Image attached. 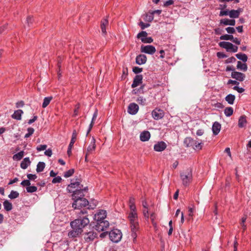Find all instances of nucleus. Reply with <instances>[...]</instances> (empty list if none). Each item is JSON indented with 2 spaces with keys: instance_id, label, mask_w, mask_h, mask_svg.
<instances>
[{
  "instance_id": "nucleus-1",
  "label": "nucleus",
  "mask_w": 251,
  "mask_h": 251,
  "mask_svg": "<svg viewBox=\"0 0 251 251\" xmlns=\"http://www.w3.org/2000/svg\"><path fill=\"white\" fill-rule=\"evenodd\" d=\"M77 219L71 223L72 230L69 231L68 234L70 238L78 236L83 231V228L90 223L87 211L86 209L80 210L77 213Z\"/></svg>"
},
{
  "instance_id": "nucleus-2",
  "label": "nucleus",
  "mask_w": 251,
  "mask_h": 251,
  "mask_svg": "<svg viewBox=\"0 0 251 251\" xmlns=\"http://www.w3.org/2000/svg\"><path fill=\"white\" fill-rule=\"evenodd\" d=\"M128 219L130 222L131 236L134 241L137 236V232L139 229L138 219L137 212H129Z\"/></svg>"
},
{
  "instance_id": "nucleus-3",
  "label": "nucleus",
  "mask_w": 251,
  "mask_h": 251,
  "mask_svg": "<svg viewBox=\"0 0 251 251\" xmlns=\"http://www.w3.org/2000/svg\"><path fill=\"white\" fill-rule=\"evenodd\" d=\"M77 193L72 195V199L74 201L72 204V207L75 209H80L88 205L89 202L86 199H79Z\"/></svg>"
},
{
  "instance_id": "nucleus-4",
  "label": "nucleus",
  "mask_w": 251,
  "mask_h": 251,
  "mask_svg": "<svg viewBox=\"0 0 251 251\" xmlns=\"http://www.w3.org/2000/svg\"><path fill=\"white\" fill-rule=\"evenodd\" d=\"M184 144L187 147H192L195 150H201L202 149L203 143L198 142L191 137H187L184 141Z\"/></svg>"
},
{
  "instance_id": "nucleus-5",
  "label": "nucleus",
  "mask_w": 251,
  "mask_h": 251,
  "mask_svg": "<svg viewBox=\"0 0 251 251\" xmlns=\"http://www.w3.org/2000/svg\"><path fill=\"white\" fill-rule=\"evenodd\" d=\"M180 176L184 186H188L192 180V174L191 169H187L185 171L181 172Z\"/></svg>"
},
{
  "instance_id": "nucleus-6",
  "label": "nucleus",
  "mask_w": 251,
  "mask_h": 251,
  "mask_svg": "<svg viewBox=\"0 0 251 251\" xmlns=\"http://www.w3.org/2000/svg\"><path fill=\"white\" fill-rule=\"evenodd\" d=\"M109 236L110 239L112 242L118 243L121 240L122 237V234L120 230L118 229H115L111 230L109 233Z\"/></svg>"
},
{
  "instance_id": "nucleus-7",
  "label": "nucleus",
  "mask_w": 251,
  "mask_h": 251,
  "mask_svg": "<svg viewBox=\"0 0 251 251\" xmlns=\"http://www.w3.org/2000/svg\"><path fill=\"white\" fill-rule=\"evenodd\" d=\"M219 46L226 50L227 51H232L236 52L238 50V47L233 45L232 43L228 42H221L219 43Z\"/></svg>"
},
{
  "instance_id": "nucleus-8",
  "label": "nucleus",
  "mask_w": 251,
  "mask_h": 251,
  "mask_svg": "<svg viewBox=\"0 0 251 251\" xmlns=\"http://www.w3.org/2000/svg\"><path fill=\"white\" fill-rule=\"evenodd\" d=\"M109 226V222L106 220L97 221V224L95 225V229L99 232L104 231Z\"/></svg>"
},
{
  "instance_id": "nucleus-9",
  "label": "nucleus",
  "mask_w": 251,
  "mask_h": 251,
  "mask_svg": "<svg viewBox=\"0 0 251 251\" xmlns=\"http://www.w3.org/2000/svg\"><path fill=\"white\" fill-rule=\"evenodd\" d=\"M140 50L142 52L149 54H153L156 51L155 47L151 45H142Z\"/></svg>"
},
{
  "instance_id": "nucleus-10",
  "label": "nucleus",
  "mask_w": 251,
  "mask_h": 251,
  "mask_svg": "<svg viewBox=\"0 0 251 251\" xmlns=\"http://www.w3.org/2000/svg\"><path fill=\"white\" fill-rule=\"evenodd\" d=\"M97 237V233L94 231L86 232L84 234V239L86 242L93 241Z\"/></svg>"
},
{
  "instance_id": "nucleus-11",
  "label": "nucleus",
  "mask_w": 251,
  "mask_h": 251,
  "mask_svg": "<svg viewBox=\"0 0 251 251\" xmlns=\"http://www.w3.org/2000/svg\"><path fill=\"white\" fill-rule=\"evenodd\" d=\"M152 116L154 119L158 120L162 119L164 115L163 110L156 108L152 111Z\"/></svg>"
},
{
  "instance_id": "nucleus-12",
  "label": "nucleus",
  "mask_w": 251,
  "mask_h": 251,
  "mask_svg": "<svg viewBox=\"0 0 251 251\" xmlns=\"http://www.w3.org/2000/svg\"><path fill=\"white\" fill-rule=\"evenodd\" d=\"M231 76L232 78L239 81H243L246 77L245 75L236 71L232 72Z\"/></svg>"
},
{
  "instance_id": "nucleus-13",
  "label": "nucleus",
  "mask_w": 251,
  "mask_h": 251,
  "mask_svg": "<svg viewBox=\"0 0 251 251\" xmlns=\"http://www.w3.org/2000/svg\"><path fill=\"white\" fill-rule=\"evenodd\" d=\"M106 216V212L104 210H100L94 215V220L96 221L104 220Z\"/></svg>"
},
{
  "instance_id": "nucleus-14",
  "label": "nucleus",
  "mask_w": 251,
  "mask_h": 251,
  "mask_svg": "<svg viewBox=\"0 0 251 251\" xmlns=\"http://www.w3.org/2000/svg\"><path fill=\"white\" fill-rule=\"evenodd\" d=\"M82 185H80L79 181H77L75 182H72L70 184H69L67 188V190L69 192L72 193L74 192L75 190H73V188H76V189L78 188H80L81 187H82Z\"/></svg>"
},
{
  "instance_id": "nucleus-15",
  "label": "nucleus",
  "mask_w": 251,
  "mask_h": 251,
  "mask_svg": "<svg viewBox=\"0 0 251 251\" xmlns=\"http://www.w3.org/2000/svg\"><path fill=\"white\" fill-rule=\"evenodd\" d=\"M139 109L138 105L135 103H130L128 107V112L132 115L136 114Z\"/></svg>"
},
{
  "instance_id": "nucleus-16",
  "label": "nucleus",
  "mask_w": 251,
  "mask_h": 251,
  "mask_svg": "<svg viewBox=\"0 0 251 251\" xmlns=\"http://www.w3.org/2000/svg\"><path fill=\"white\" fill-rule=\"evenodd\" d=\"M166 143L163 141L158 142L154 145V150L156 151H162L166 148Z\"/></svg>"
},
{
  "instance_id": "nucleus-17",
  "label": "nucleus",
  "mask_w": 251,
  "mask_h": 251,
  "mask_svg": "<svg viewBox=\"0 0 251 251\" xmlns=\"http://www.w3.org/2000/svg\"><path fill=\"white\" fill-rule=\"evenodd\" d=\"M142 75H136L134 78L133 83L131 85L132 88H135L141 84L142 82Z\"/></svg>"
},
{
  "instance_id": "nucleus-18",
  "label": "nucleus",
  "mask_w": 251,
  "mask_h": 251,
  "mask_svg": "<svg viewBox=\"0 0 251 251\" xmlns=\"http://www.w3.org/2000/svg\"><path fill=\"white\" fill-rule=\"evenodd\" d=\"M147 57L144 54H139L136 57V63L138 65H142L147 62Z\"/></svg>"
},
{
  "instance_id": "nucleus-19",
  "label": "nucleus",
  "mask_w": 251,
  "mask_h": 251,
  "mask_svg": "<svg viewBox=\"0 0 251 251\" xmlns=\"http://www.w3.org/2000/svg\"><path fill=\"white\" fill-rule=\"evenodd\" d=\"M87 188L85 187L84 188L82 189V187L80 188H78L77 189H76L75 191L73 192V194L74 195L75 193H77L78 195H77L78 196L79 199H84L83 197L84 196V192H86L87 191Z\"/></svg>"
},
{
  "instance_id": "nucleus-20",
  "label": "nucleus",
  "mask_w": 251,
  "mask_h": 251,
  "mask_svg": "<svg viewBox=\"0 0 251 251\" xmlns=\"http://www.w3.org/2000/svg\"><path fill=\"white\" fill-rule=\"evenodd\" d=\"M108 25V21L107 18H105L101 20L100 24V28L102 33L103 35H105L107 33L106 27Z\"/></svg>"
},
{
  "instance_id": "nucleus-21",
  "label": "nucleus",
  "mask_w": 251,
  "mask_h": 251,
  "mask_svg": "<svg viewBox=\"0 0 251 251\" xmlns=\"http://www.w3.org/2000/svg\"><path fill=\"white\" fill-rule=\"evenodd\" d=\"M242 11L241 8H239L237 10H231L229 11V16L231 18H237Z\"/></svg>"
},
{
  "instance_id": "nucleus-22",
  "label": "nucleus",
  "mask_w": 251,
  "mask_h": 251,
  "mask_svg": "<svg viewBox=\"0 0 251 251\" xmlns=\"http://www.w3.org/2000/svg\"><path fill=\"white\" fill-rule=\"evenodd\" d=\"M151 137L150 132L148 131H144L142 132L140 135V139L143 142L148 141Z\"/></svg>"
},
{
  "instance_id": "nucleus-23",
  "label": "nucleus",
  "mask_w": 251,
  "mask_h": 251,
  "mask_svg": "<svg viewBox=\"0 0 251 251\" xmlns=\"http://www.w3.org/2000/svg\"><path fill=\"white\" fill-rule=\"evenodd\" d=\"M221 128V124L218 123V122H215L214 123L212 126V131L214 135H217Z\"/></svg>"
},
{
  "instance_id": "nucleus-24",
  "label": "nucleus",
  "mask_w": 251,
  "mask_h": 251,
  "mask_svg": "<svg viewBox=\"0 0 251 251\" xmlns=\"http://www.w3.org/2000/svg\"><path fill=\"white\" fill-rule=\"evenodd\" d=\"M247 123L246 116L245 115L240 116L238 120V126L240 128L244 127L246 126Z\"/></svg>"
},
{
  "instance_id": "nucleus-25",
  "label": "nucleus",
  "mask_w": 251,
  "mask_h": 251,
  "mask_svg": "<svg viewBox=\"0 0 251 251\" xmlns=\"http://www.w3.org/2000/svg\"><path fill=\"white\" fill-rule=\"evenodd\" d=\"M134 201V198L130 197L129 200V206L130 208V212H137L136 207L135 205Z\"/></svg>"
},
{
  "instance_id": "nucleus-26",
  "label": "nucleus",
  "mask_w": 251,
  "mask_h": 251,
  "mask_svg": "<svg viewBox=\"0 0 251 251\" xmlns=\"http://www.w3.org/2000/svg\"><path fill=\"white\" fill-rule=\"evenodd\" d=\"M220 24L224 25H235V21L234 20H229L228 19H222L220 21Z\"/></svg>"
},
{
  "instance_id": "nucleus-27",
  "label": "nucleus",
  "mask_w": 251,
  "mask_h": 251,
  "mask_svg": "<svg viewBox=\"0 0 251 251\" xmlns=\"http://www.w3.org/2000/svg\"><path fill=\"white\" fill-rule=\"evenodd\" d=\"M30 163L29 157H25L21 163V167L23 169H25L30 164Z\"/></svg>"
},
{
  "instance_id": "nucleus-28",
  "label": "nucleus",
  "mask_w": 251,
  "mask_h": 251,
  "mask_svg": "<svg viewBox=\"0 0 251 251\" xmlns=\"http://www.w3.org/2000/svg\"><path fill=\"white\" fill-rule=\"evenodd\" d=\"M237 69L240 71L246 72L248 69L247 65L245 62L243 63L241 61H238L237 64Z\"/></svg>"
},
{
  "instance_id": "nucleus-29",
  "label": "nucleus",
  "mask_w": 251,
  "mask_h": 251,
  "mask_svg": "<svg viewBox=\"0 0 251 251\" xmlns=\"http://www.w3.org/2000/svg\"><path fill=\"white\" fill-rule=\"evenodd\" d=\"M23 113V111L22 110L19 109L16 110L14 114L12 115V118L17 120H20L21 119V116Z\"/></svg>"
},
{
  "instance_id": "nucleus-30",
  "label": "nucleus",
  "mask_w": 251,
  "mask_h": 251,
  "mask_svg": "<svg viewBox=\"0 0 251 251\" xmlns=\"http://www.w3.org/2000/svg\"><path fill=\"white\" fill-rule=\"evenodd\" d=\"M235 99V97L232 94H228L225 98L226 100L230 104H233Z\"/></svg>"
},
{
  "instance_id": "nucleus-31",
  "label": "nucleus",
  "mask_w": 251,
  "mask_h": 251,
  "mask_svg": "<svg viewBox=\"0 0 251 251\" xmlns=\"http://www.w3.org/2000/svg\"><path fill=\"white\" fill-rule=\"evenodd\" d=\"M96 140L94 137L92 138V141L91 143V144L88 146L87 148V152L88 153H90L92 151L95 150L96 148V144H95Z\"/></svg>"
},
{
  "instance_id": "nucleus-32",
  "label": "nucleus",
  "mask_w": 251,
  "mask_h": 251,
  "mask_svg": "<svg viewBox=\"0 0 251 251\" xmlns=\"http://www.w3.org/2000/svg\"><path fill=\"white\" fill-rule=\"evenodd\" d=\"M3 206L5 210L7 211H9L12 209V203L7 200H5L3 202Z\"/></svg>"
},
{
  "instance_id": "nucleus-33",
  "label": "nucleus",
  "mask_w": 251,
  "mask_h": 251,
  "mask_svg": "<svg viewBox=\"0 0 251 251\" xmlns=\"http://www.w3.org/2000/svg\"><path fill=\"white\" fill-rule=\"evenodd\" d=\"M235 56L238 59L242 60L244 62H246L248 60L247 55L244 53H237Z\"/></svg>"
},
{
  "instance_id": "nucleus-34",
  "label": "nucleus",
  "mask_w": 251,
  "mask_h": 251,
  "mask_svg": "<svg viewBox=\"0 0 251 251\" xmlns=\"http://www.w3.org/2000/svg\"><path fill=\"white\" fill-rule=\"evenodd\" d=\"M45 167V163L43 162H39L37 165V168H36V171L38 173H40L42 172Z\"/></svg>"
},
{
  "instance_id": "nucleus-35",
  "label": "nucleus",
  "mask_w": 251,
  "mask_h": 251,
  "mask_svg": "<svg viewBox=\"0 0 251 251\" xmlns=\"http://www.w3.org/2000/svg\"><path fill=\"white\" fill-rule=\"evenodd\" d=\"M24 154V151H21L17 154H14L13 156V159L14 160H20L23 158Z\"/></svg>"
},
{
  "instance_id": "nucleus-36",
  "label": "nucleus",
  "mask_w": 251,
  "mask_h": 251,
  "mask_svg": "<svg viewBox=\"0 0 251 251\" xmlns=\"http://www.w3.org/2000/svg\"><path fill=\"white\" fill-rule=\"evenodd\" d=\"M52 100V97H46L44 99V101L42 104V107L43 108L46 107L50 103V101Z\"/></svg>"
},
{
  "instance_id": "nucleus-37",
  "label": "nucleus",
  "mask_w": 251,
  "mask_h": 251,
  "mask_svg": "<svg viewBox=\"0 0 251 251\" xmlns=\"http://www.w3.org/2000/svg\"><path fill=\"white\" fill-rule=\"evenodd\" d=\"M224 113L226 116L229 117L232 115L233 113V109L231 107H226L224 110Z\"/></svg>"
},
{
  "instance_id": "nucleus-38",
  "label": "nucleus",
  "mask_w": 251,
  "mask_h": 251,
  "mask_svg": "<svg viewBox=\"0 0 251 251\" xmlns=\"http://www.w3.org/2000/svg\"><path fill=\"white\" fill-rule=\"evenodd\" d=\"M76 136H77L76 131L75 130H74L73 131L72 136V139H71V142L69 144V145L70 146V147H73L74 144L75 142Z\"/></svg>"
},
{
  "instance_id": "nucleus-39",
  "label": "nucleus",
  "mask_w": 251,
  "mask_h": 251,
  "mask_svg": "<svg viewBox=\"0 0 251 251\" xmlns=\"http://www.w3.org/2000/svg\"><path fill=\"white\" fill-rule=\"evenodd\" d=\"M153 20V15L151 13V12H149L148 14H146L145 20L146 21L151 22Z\"/></svg>"
},
{
  "instance_id": "nucleus-40",
  "label": "nucleus",
  "mask_w": 251,
  "mask_h": 251,
  "mask_svg": "<svg viewBox=\"0 0 251 251\" xmlns=\"http://www.w3.org/2000/svg\"><path fill=\"white\" fill-rule=\"evenodd\" d=\"M19 196V194L18 192L12 190L8 195V197L11 199H14L18 198Z\"/></svg>"
},
{
  "instance_id": "nucleus-41",
  "label": "nucleus",
  "mask_w": 251,
  "mask_h": 251,
  "mask_svg": "<svg viewBox=\"0 0 251 251\" xmlns=\"http://www.w3.org/2000/svg\"><path fill=\"white\" fill-rule=\"evenodd\" d=\"M233 38V36L232 35L225 34L222 35L220 39L222 40H231L232 41Z\"/></svg>"
},
{
  "instance_id": "nucleus-42",
  "label": "nucleus",
  "mask_w": 251,
  "mask_h": 251,
  "mask_svg": "<svg viewBox=\"0 0 251 251\" xmlns=\"http://www.w3.org/2000/svg\"><path fill=\"white\" fill-rule=\"evenodd\" d=\"M26 190L28 193H33L37 190V188L34 186H29L26 188Z\"/></svg>"
},
{
  "instance_id": "nucleus-43",
  "label": "nucleus",
  "mask_w": 251,
  "mask_h": 251,
  "mask_svg": "<svg viewBox=\"0 0 251 251\" xmlns=\"http://www.w3.org/2000/svg\"><path fill=\"white\" fill-rule=\"evenodd\" d=\"M34 129L32 127H28L27 128V133L25 135V138H27L30 137L34 132Z\"/></svg>"
},
{
  "instance_id": "nucleus-44",
  "label": "nucleus",
  "mask_w": 251,
  "mask_h": 251,
  "mask_svg": "<svg viewBox=\"0 0 251 251\" xmlns=\"http://www.w3.org/2000/svg\"><path fill=\"white\" fill-rule=\"evenodd\" d=\"M74 169H70L64 173V176L66 178L69 177L73 175V174L74 173Z\"/></svg>"
},
{
  "instance_id": "nucleus-45",
  "label": "nucleus",
  "mask_w": 251,
  "mask_h": 251,
  "mask_svg": "<svg viewBox=\"0 0 251 251\" xmlns=\"http://www.w3.org/2000/svg\"><path fill=\"white\" fill-rule=\"evenodd\" d=\"M147 35L148 33L147 32L142 31L138 34L137 38H140L141 40V38H146L147 37Z\"/></svg>"
},
{
  "instance_id": "nucleus-46",
  "label": "nucleus",
  "mask_w": 251,
  "mask_h": 251,
  "mask_svg": "<svg viewBox=\"0 0 251 251\" xmlns=\"http://www.w3.org/2000/svg\"><path fill=\"white\" fill-rule=\"evenodd\" d=\"M137 101L139 104L142 105H145L146 100V99L144 98L143 97H139L137 99Z\"/></svg>"
},
{
  "instance_id": "nucleus-47",
  "label": "nucleus",
  "mask_w": 251,
  "mask_h": 251,
  "mask_svg": "<svg viewBox=\"0 0 251 251\" xmlns=\"http://www.w3.org/2000/svg\"><path fill=\"white\" fill-rule=\"evenodd\" d=\"M141 41L144 43H151L153 42V39L151 37H147L146 38H141Z\"/></svg>"
},
{
  "instance_id": "nucleus-48",
  "label": "nucleus",
  "mask_w": 251,
  "mask_h": 251,
  "mask_svg": "<svg viewBox=\"0 0 251 251\" xmlns=\"http://www.w3.org/2000/svg\"><path fill=\"white\" fill-rule=\"evenodd\" d=\"M139 25L141 27L142 29H144L145 28H147L150 26V25L149 24H145L142 21H141L139 23Z\"/></svg>"
},
{
  "instance_id": "nucleus-49",
  "label": "nucleus",
  "mask_w": 251,
  "mask_h": 251,
  "mask_svg": "<svg viewBox=\"0 0 251 251\" xmlns=\"http://www.w3.org/2000/svg\"><path fill=\"white\" fill-rule=\"evenodd\" d=\"M142 68H139L138 67H134L132 69L133 72L136 74L141 73V72H142Z\"/></svg>"
},
{
  "instance_id": "nucleus-50",
  "label": "nucleus",
  "mask_w": 251,
  "mask_h": 251,
  "mask_svg": "<svg viewBox=\"0 0 251 251\" xmlns=\"http://www.w3.org/2000/svg\"><path fill=\"white\" fill-rule=\"evenodd\" d=\"M233 89L237 91L239 93H242L244 92L245 89L241 87H239L238 86H235Z\"/></svg>"
},
{
  "instance_id": "nucleus-51",
  "label": "nucleus",
  "mask_w": 251,
  "mask_h": 251,
  "mask_svg": "<svg viewBox=\"0 0 251 251\" xmlns=\"http://www.w3.org/2000/svg\"><path fill=\"white\" fill-rule=\"evenodd\" d=\"M21 185L23 186H26L28 187L30 185V182L28 179L24 180L21 183Z\"/></svg>"
},
{
  "instance_id": "nucleus-52",
  "label": "nucleus",
  "mask_w": 251,
  "mask_h": 251,
  "mask_svg": "<svg viewBox=\"0 0 251 251\" xmlns=\"http://www.w3.org/2000/svg\"><path fill=\"white\" fill-rule=\"evenodd\" d=\"M61 180H62V178L60 176H58L57 177H54L52 179V182L53 183H59L61 181Z\"/></svg>"
},
{
  "instance_id": "nucleus-53",
  "label": "nucleus",
  "mask_w": 251,
  "mask_h": 251,
  "mask_svg": "<svg viewBox=\"0 0 251 251\" xmlns=\"http://www.w3.org/2000/svg\"><path fill=\"white\" fill-rule=\"evenodd\" d=\"M226 31L229 34H232L235 32V30L233 27H228L226 28Z\"/></svg>"
},
{
  "instance_id": "nucleus-54",
  "label": "nucleus",
  "mask_w": 251,
  "mask_h": 251,
  "mask_svg": "<svg viewBox=\"0 0 251 251\" xmlns=\"http://www.w3.org/2000/svg\"><path fill=\"white\" fill-rule=\"evenodd\" d=\"M47 147L46 145H41L37 147V150L38 151H42L45 150Z\"/></svg>"
},
{
  "instance_id": "nucleus-55",
  "label": "nucleus",
  "mask_w": 251,
  "mask_h": 251,
  "mask_svg": "<svg viewBox=\"0 0 251 251\" xmlns=\"http://www.w3.org/2000/svg\"><path fill=\"white\" fill-rule=\"evenodd\" d=\"M174 1L173 0H168L165 1L164 3V7H168L170 5L173 4Z\"/></svg>"
},
{
  "instance_id": "nucleus-56",
  "label": "nucleus",
  "mask_w": 251,
  "mask_h": 251,
  "mask_svg": "<svg viewBox=\"0 0 251 251\" xmlns=\"http://www.w3.org/2000/svg\"><path fill=\"white\" fill-rule=\"evenodd\" d=\"M27 177L28 178V180H34L35 179L37 176L35 175H32L31 174H29L27 175Z\"/></svg>"
},
{
  "instance_id": "nucleus-57",
  "label": "nucleus",
  "mask_w": 251,
  "mask_h": 251,
  "mask_svg": "<svg viewBox=\"0 0 251 251\" xmlns=\"http://www.w3.org/2000/svg\"><path fill=\"white\" fill-rule=\"evenodd\" d=\"M227 84H233V85H238L239 84V82L238 81H237V80H232V79H229L227 81Z\"/></svg>"
},
{
  "instance_id": "nucleus-58",
  "label": "nucleus",
  "mask_w": 251,
  "mask_h": 251,
  "mask_svg": "<svg viewBox=\"0 0 251 251\" xmlns=\"http://www.w3.org/2000/svg\"><path fill=\"white\" fill-rule=\"evenodd\" d=\"M33 21V18L31 16H28L26 18V23L28 26H30V24H31Z\"/></svg>"
},
{
  "instance_id": "nucleus-59",
  "label": "nucleus",
  "mask_w": 251,
  "mask_h": 251,
  "mask_svg": "<svg viewBox=\"0 0 251 251\" xmlns=\"http://www.w3.org/2000/svg\"><path fill=\"white\" fill-rule=\"evenodd\" d=\"M229 15V11L228 10L221 11L219 15L220 16Z\"/></svg>"
},
{
  "instance_id": "nucleus-60",
  "label": "nucleus",
  "mask_w": 251,
  "mask_h": 251,
  "mask_svg": "<svg viewBox=\"0 0 251 251\" xmlns=\"http://www.w3.org/2000/svg\"><path fill=\"white\" fill-rule=\"evenodd\" d=\"M149 212L148 208H144L143 214L146 218H149Z\"/></svg>"
},
{
  "instance_id": "nucleus-61",
  "label": "nucleus",
  "mask_w": 251,
  "mask_h": 251,
  "mask_svg": "<svg viewBox=\"0 0 251 251\" xmlns=\"http://www.w3.org/2000/svg\"><path fill=\"white\" fill-rule=\"evenodd\" d=\"M45 154L48 156H51L52 155V151L51 149H49L45 151Z\"/></svg>"
},
{
  "instance_id": "nucleus-62",
  "label": "nucleus",
  "mask_w": 251,
  "mask_h": 251,
  "mask_svg": "<svg viewBox=\"0 0 251 251\" xmlns=\"http://www.w3.org/2000/svg\"><path fill=\"white\" fill-rule=\"evenodd\" d=\"M97 116H98V110H96L95 112H94V113L93 114L91 122H94L96 120V119H97Z\"/></svg>"
},
{
  "instance_id": "nucleus-63",
  "label": "nucleus",
  "mask_w": 251,
  "mask_h": 251,
  "mask_svg": "<svg viewBox=\"0 0 251 251\" xmlns=\"http://www.w3.org/2000/svg\"><path fill=\"white\" fill-rule=\"evenodd\" d=\"M217 56L219 57V58H225L226 57V56L222 52H218L217 53Z\"/></svg>"
},
{
  "instance_id": "nucleus-64",
  "label": "nucleus",
  "mask_w": 251,
  "mask_h": 251,
  "mask_svg": "<svg viewBox=\"0 0 251 251\" xmlns=\"http://www.w3.org/2000/svg\"><path fill=\"white\" fill-rule=\"evenodd\" d=\"M37 119V116H33V117L32 119H30L28 121V124L29 125H30L32 123H33V122H34Z\"/></svg>"
}]
</instances>
